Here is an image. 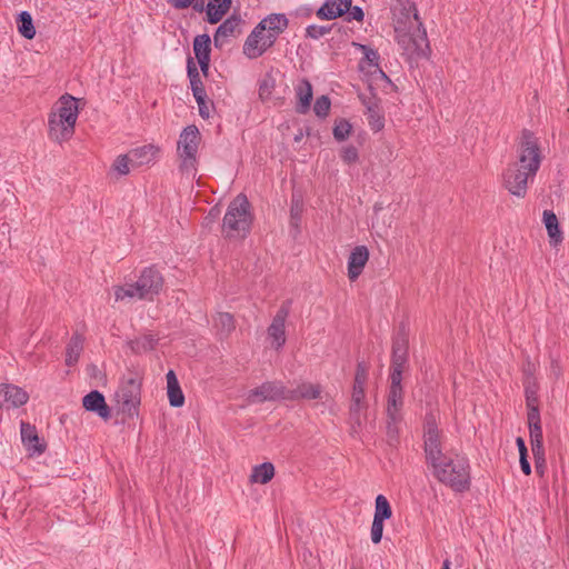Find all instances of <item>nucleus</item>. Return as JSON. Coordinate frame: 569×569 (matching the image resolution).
Masks as SVG:
<instances>
[{
	"label": "nucleus",
	"instance_id": "5fc2aeb1",
	"mask_svg": "<svg viewBox=\"0 0 569 569\" xmlns=\"http://www.w3.org/2000/svg\"><path fill=\"white\" fill-rule=\"evenodd\" d=\"M516 443H517L520 457H528V450H527L525 440L521 437H518L516 439Z\"/></svg>",
	"mask_w": 569,
	"mask_h": 569
},
{
	"label": "nucleus",
	"instance_id": "20e7f679",
	"mask_svg": "<svg viewBox=\"0 0 569 569\" xmlns=\"http://www.w3.org/2000/svg\"><path fill=\"white\" fill-rule=\"evenodd\" d=\"M252 224L250 203L244 194H238L228 206L224 213L221 232L226 239L242 240Z\"/></svg>",
	"mask_w": 569,
	"mask_h": 569
},
{
	"label": "nucleus",
	"instance_id": "c03bdc74",
	"mask_svg": "<svg viewBox=\"0 0 569 569\" xmlns=\"http://www.w3.org/2000/svg\"><path fill=\"white\" fill-rule=\"evenodd\" d=\"M330 100L327 96L319 97L313 106V111L318 117H326L330 110Z\"/></svg>",
	"mask_w": 569,
	"mask_h": 569
},
{
	"label": "nucleus",
	"instance_id": "c85d7f7f",
	"mask_svg": "<svg viewBox=\"0 0 569 569\" xmlns=\"http://www.w3.org/2000/svg\"><path fill=\"white\" fill-rule=\"evenodd\" d=\"M542 218L550 243L552 246H558L562 241L563 237L557 216L551 210H545Z\"/></svg>",
	"mask_w": 569,
	"mask_h": 569
},
{
	"label": "nucleus",
	"instance_id": "4d7b16f0",
	"mask_svg": "<svg viewBox=\"0 0 569 569\" xmlns=\"http://www.w3.org/2000/svg\"><path fill=\"white\" fill-rule=\"evenodd\" d=\"M191 4H192V7H193V9H194L196 11L201 12V11L203 10V0H199V1H197V0H192V3H191Z\"/></svg>",
	"mask_w": 569,
	"mask_h": 569
},
{
	"label": "nucleus",
	"instance_id": "cd10ccee",
	"mask_svg": "<svg viewBox=\"0 0 569 569\" xmlns=\"http://www.w3.org/2000/svg\"><path fill=\"white\" fill-rule=\"evenodd\" d=\"M166 379L167 393L170 406L176 408L182 407L184 403V396L180 388L176 373L172 370L168 371Z\"/></svg>",
	"mask_w": 569,
	"mask_h": 569
},
{
	"label": "nucleus",
	"instance_id": "a19ab883",
	"mask_svg": "<svg viewBox=\"0 0 569 569\" xmlns=\"http://www.w3.org/2000/svg\"><path fill=\"white\" fill-rule=\"evenodd\" d=\"M193 97L198 103L200 116L204 119L209 118L210 113H211V108H210L208 101L206 100V98H207L206 90L198 89L196 91V93H193Z\"/></svg>",
	"mask_w": 569,
	"mask_h": 569
},
{
	"label": "nucleus",
	"instance_id": "a18cd8bd",
	"mask_svg": "<svg viewBox=\"0 0 569 569\" xmlns=\"http://www.w3.org/2000/svg\"><path fill=\"white\" fill-rule=\"evenodd\" d=\"M340 157L343 162L351 164L358 161V149L353 146H346L340 151Z\"/></svg>",
	"mask_w": 569,
	"mask_h": 569
},
{
	"label": "nucleus",
	"instance_id": "9b49d317",
	"mask_svg": "<svg viewBox=\"0 0 569 569\" xmlns=\"http://www.w3.org/2000/svg\"><path fill=\"white\" fill-rule=\"evenodd\" d=\"M286 392L287 388L281 382H264L248 393V401L259 403L279 399L286 400Z\"/></svg>",
	"mask_w": 569,
	"mask_h": 569
},
{
	"label": "nucleus",
	"instance_id": "8fccbe9b",
	"mask_svg": "<svg viewBox=\"0 0 569 569\" xmlns=\"http://www.w3.org/2000/svg\"><path fill=\"white\" fill-rule=\"evenodd\" d=\"M348 13V20H357V21H362L363 20V11L360 7L356 6V7H352L350 6V9H348V11L346 12Z\"/></svg>",
	"mask_w": 569,
	"mask_h": 569
},
{
	"label": "nucleus",
	"instance_id": "864d4df0",
	"mask_svg": "<svg viewBox=\"0 0 569 569\" xmlns=\"http://www.w3.org/2000/svg\"><path fill=\"white\" fill-rule=\"evenodd\" d=\"M174 9H186L191 6L192 0H167Z\"/></svg>",
	"mask_w": 569,
	"mask_h": 569
},
{
	"label": "nucleus",
	"instance_id": "de8ad7c7",
	"mask_svg": "<svg viewBox=\"0 0 569 569\" xmlns=\"http://www.w3.org/2000/svg\"><path fill=\"white\" fill-rule=\"evenodd\" d=\"M383 522L385 521H382V520H378L377 518H373L372 526H371V540L373 543H379L382 539Z\"/></svg>",
	"mask_w": 569,
	"mask_h": 569
},
{
	"label": "nucleus",
	"instance_id": "f257e3e1",
	"mask_svg": "<svg viewBox=\"0 0 569 569\" xmlns=\"http://www.w3.org/2000/svg\"><path fill=\"white\" fill-rule=\"evenodd\" d=\"M439 416L427 415L423 425L425 453L433 476L456 491H463L470 483L468 459L456 452L442 451V435L438 428Z\"/></svg>",
	"mask_w": 569,
	"mask_h": 569
},
{
	"label": "nucleus",
	"instance_id": "3c124183",
	"mask_svg": "<svg viewBox=\"0 0 569 569\" xmlns=\"http://www.w3.org/2000/svg\"><path fill=\"white\" fill-rule=\"evenodd\" d=\"M529 412H528V425L529 426H533V425H541L540 423V415H539V410L538 408L536 407H532L530 403H529Z\"/></svg>",
	"mask_w": 569,
	"mask_h": 569
},
{
	"label": "nucleus",
	"instance_id": "7c9ffc66",
	"mask_svg": "<svg viewBox=\"0 0 569 569\" xmlns=\"http://www.w3.org/2000/svg\"><path fill=\"white\" fill-rule=\"evenodd\" d=\"M83 341L84 339L76 333L71 337L69 343L67 345L66 349V365L69 367H72L77 365L80 355L83 350Z\"/></svg>",
	"mask_w": 569,
	"mask_h": 569
},
{
	"label": "nucleus",
	"instance_id": "39448f33",
	"mask_svg": "<svg viewBox=\"0 0 569 569\" xmlns=\"http://www.w3.org/2000/svg\"><path fill=\"white\" fill-rule=\"evenodd\" d=\"M395 32L397 43L402 54H405L409 61H417L429 56V41L422 23L408 27L395 26Z\"/></svg>",
	"mask_w": 569,
	"mask_h": 569
},
{
	"label": "nucleus",
	"instance_id": "72a5a7b5",
	"mask_svg": "<svg viewBox=\"0 0 569 569\" xmlns=\"http://www.w3.org/2000/svg\"><path fill=\"white\" fill-rule=\"evenodd\" d=\"M132 169L134 168L132 167L129 153L119 154L111 164L110 174L113 177H122L129 174Z\"/></svg>",
	"mask_w": 569,
	"mask_h": 569
},
{
	"label": "nucleus",
	"instance_id": "6ab92c4d",
	"mask_svg": "<svg viewBox=\"0 0 569 569\" xmlns=\"http://www.w3.org/2000/svg\"><path fill=\"white\" fill-rule=\"evenodd\" d=\"M128 153L131 158L132 167L137 169L154 162L160 153V148L154 144H144L131 149Z\"/></svg>",
	"mask_w": 569,
	"mask_h": 569
},
{
	"label": "nucleus",
	"instance_id": "603ef678",
	"mask_svg": "<svg viewBox=\"0 0 569 569\" xmlns=\"http://www.w3.org/2000/svg\"><path fill=\"white\" fill-rule=\"evenodd\" d=\"M302 211V204L299 199H292V206H291V218L292 220L299 219L300 213Z\"/></svg>",
	"mask_w": 569,
	"mask_h": 569
},
{
	"label": "nucleus",
	"instance_id": "58836bf2",
	"mask_svg": "<svg viewBox=\"0 0 569 569\" xmlns=\"http://www.w3.org/2000/svg\"><path fill=\"white\" fill-rule=\"evenodd\" d=\"M276 87V81L271 76H266L259 83V97L262 101L270 100Z\"/></svg>",
	"mask_w": 569,
	"mask_h": 569
},
{
	"label": "nucleus",
	"instance_id": "b1692460",
	"mask_svg": "<svg viewBox=\"0 0 569 569\" xmlns=\"http://www.w3.org/2000/svg\"><path fill=\"white\" fill-rule=\"evenodd\" d=\"M20 433L22 443L27 451L32 455H41L44 451V446L40 443V439L34 427L27 422H21Z\"/></svg>",
	"mask_w": 569,
	"mask_h": 569
},
{
	"label": "nucleus",
	"instance_id": "6e6552de",
	"mask_svg": "<svg viewBox=\"0 0 569 569\" xmlns=\"http://www.w3.org/2000/svg\"><path fill=\"white\" fill-rule=\"evenodd\" d=\"M138 290L140 291V300L152 301L163 288V277L153 267L144 268L136 281Z\"/></svg>",
	"mask_w": 569,
	"mask_h": 569
},
{
	"label": "nucleus",
	"instance_id": "1a4fd4ad",
	"mask_svg": "<svg viewBox=\"0 0 569 569\" xmlns=\"http://www.w3.org/2000/svg\"><path fill=\"white\" fill-rule=\"evenodd\" d=\"M272 44V40L266 31L259 30V27L256 26L244 41L243 53L249 59H256L262 56Z\"/></svg>",
	"mask_w": 569,
	"mask_h": 569
},
{
	"label": "nucleus",
	"instance_id": "49530a36",
	"mask_svg": "<svg viewBox=\"0 0 569 569\" xmlns=\"http://www.w3.org/2000/svg\"><path fill=\"white\" fill-rule=\"evenodd\" d=\"M237 27V20L234 19H228L224 22H222L216 33V38L218 37H228L233 33L234 29Z\"/></svg>",
	"mask_w": 569,
	"mask_h": 569
},
{
	"label": "nucleus",
	"instance_id": "aec40b11",
	"mask_svg": "<svg viewBox=\"0 0 569 569\" xmlns=\"http://www.w3.org/2000/svg\"><path fill=\"white\" fill-rule=\"evenodd\" d=\"M362 102L366 106V116L369 122L370 128L378 132L383 129L385 127V113L383 110L379 103V101L371 97V98H362Z\"/></svg>",
	"mask_w": 569,
	"mask_h": 569
},
{
	"label": "nucleus",
	"instance_id": "09e8293b",
	"mask_svg": "<svg viewBox=\"0 0 569 569\" xmlns=\"http://www.w3.org/2000/svg\"><path fill=\"white\" fill-rule=\"evenodd\" d=\"M327 32H328L327 28L316 26V24L309 26L306 29L307 37L312 38V39H319L322 36H325Z\"/></svg>",
	"mask_w": 569,
	"mask_h": 569
},
{
	"label": "nucleus",
	"instance_id": "5701e85b",
	"mask_svg": "<svg viewBox=\"0 0 569 569\" xmlns=\"http://www.w3.org/2000/svg\"><path fill=\"white\" fill-rule=\"evenodd\" d=\"M352 0H327L317 11L320 19L332 20L341 17L350 9Z\"/></svg>",
	"mask_w": 569,
	"mask_h": 569
},
{
	"label": "nucleus",
	"instance_id": "e433bc0d",
	"mask_svg": "<svg viewBox=\"0 0 569 569\" xmlns=\"http://www.w3.org/2000/svg\"><path fill=\"white\" fill-rule=\"evenodd\" d=\"M19 32L26 39H32L36 36V29L33 27L31 14L27 11H23L19 16Z\"/></svg>",
	"mask_w": 569,
	"mask_h": 569
},
{
	"label": "nucleus",
	"instance_id": "f03ea898",
	"mask_svg": "<svg viewBox=\"0 0 569 569\" xmlns=\"http://www.w3.org/2000/svg\"><path fill=\"white\" fill-rule=\"evenodd\" d=\"M541 162V156L536 138L523 133L518 150L517 161L510 163L502 174L503 186L510 193L523 197L528 183L533 180Z\"/></svg>",
	"mask_w": 569,
	"mask_h": 569
},
{
	"label": "nucleus",
	"instance_id": "4468645a",
	"mask_svg": "<svg viewBox=\"0 0 569 569\" xmlns=\"http://www.w3.org/2000/svg\"><path fill=\"white\" fill-rule=\"evenodd\" d=\"M398 377L391 380L388 402H387V415L392 423H396L400 419V410L402 408V387L401 380H397Z\"/></svg>",
	"mask_w": 569,
	"mask_h": 569
},
{
	"label": "nucleus",
	"instance_id": "f704fd0d",
	"mask_svg": "<svg viewBox=\"0 0 569 569\" xmlns=\"http://www.w3.org/2000/svg\"><path fill=\"white\" fill-rule=\"evenodd\" d=\"M113 293L116 301H124L131 299L140 300V291L138 290L137 283H127L124 286L113 287Z\"/></svg>",
	"mask_w": 569,
	"mask_h": 569
},
{
	"label": "nucleus",
	"instance_id": "13d9d810",
	"mask_svg": "<svg viewBox=\"0 0 569 569\" xmlns=\"http://www.w3.org/2000/svg\"><path fill=\"white\" fill-rule=\"evenodd\" d=\"M373 210H375V212H378V211L382 210V204L381 203H376L373 206Z\"/></svg>",
	"mask_w": 569,
	"mask_h": 569
},
{
	"label": "nucleus",
	"instance_id": "c756f323",
	"mask_svg": "<svg viewBox=\"0 0 569 569\" xmlns=\"http://www.w3.org/2000/svg\"><path fill=\"white\" fill-rule=\"evenodd\" d=\"M231 0H209L207 4V17L209 23H218L228 12Z\"/></svg>",
	"mask_w": 569,
	"mask_h": 569
},
{
	"label": "nucleus",
	"instance_id": "052dcab7",
	"mask_svg": "<svg viewBox=\"0 0 569 569\" xmlns=\"http://www.w3.org/2000/svg\"><path fill=\"white\" fill-rule=\"evenodd\" d=\"M213 211H214V209L210 210V216H212V218H216L218 216V212L213 213Z\"/></svg>",
	"mask_w": 569,
	"mask_h": 569
},
{
	"label": "nucleus",
	"instance_id": "0eeeda50",
	"mask_svg": "<svg viewBox=\"0 0 569 569\" xmlns=\"http://www.w3.org/2000/svg\"><path fill=\"white\" fill-rule=\"evenodd\" d=\"M116 401L123 415L131 418L138 416L141 403V380L134 376L123 378L116 392Z\"/></svg>",
	"mask_w": 569,
	"mask_h": 569
},
{
	"label": "nucleus",
	"instance_id": "bb28decb",
	"mask_svg": "<svg viewBox=\"0 0 569 569\" xmlns=\"http://www.w3.org/2000/svg\"><path fill=\"white\" fill-rule=\"evenodd\" d=\"M531 451L536 459V468L539 470V463L545 462V448L542 442V428L541 425L529 426Z\"/></svg>",
	"mask_w": 569,
	"mask_h": 569
},
{
	"label": "nucleus",
	"instance_id": "ddd939ff",
	"mask_svg": "<svg viewBox=\"0 0 569 569\" xmlns=\"http://www.w3.org/2000/svg\"><path fill=\"white\" fill-rule=\"evenodd\" d=\"M29 399V395L22 388L10 385L0 383V406L1 407H20Z\"/></svg>",
	"mask_w": 569,
	"mask_h": 569
},
{
	"label": "nucleus",
	"instance_id": "423d86ee",
	"mask_svg": "<svg viewBox=\"0 0 569 569\" xmlns=\"http://www.w3.org/2000/svg\"><path fill=\"white\" fill-rule=\"evenodd\" d=\"M200 139V132L196 126H188L180 133L177 152L180 170L188 176H194Z\"/></svg>",
	"mask_w": 569,
	"mask_h": 569
},
{
	"label": "nucleus",
	"instance_id": "393cba45",
	"mask_svg": "<svg viewBox=\"0 0 569 569\" xmlns=\"http://www.w3.org/2000/svg\"><path fill=\"white\" fill-rule=\"evenodd\" d=\"M193 51L202 72H207L210 62V38L207 34L197 36L193 41Z\"/></svg>",
	"mask_w": 569,
	"mask_h": 569
},
{
	"label": "nucleus",
	"instance_id": "2f4dec72",
	"mask_svg": "<svg viewBox=\"0 0 569 569\" xmlns=\"http://www.w3.org/2000/svg\"><path fill=\"white\" fill-rule=\"evenodd\" d=\"M274 477V467L271 462H263L252 468L250 481L252 483L266 485Z\"/></svg>",
	"mask_w": 569,
	"mask_h": 569
},
{
	"label": "nucleus",
	"instance_id": "4c0bfd02",
	"mask_svg": "<svg viewBox=\"0 0 569 569\" xmlns=\"http://www.w3.org/2000/svg\"><path fill=\"white\" fill-rule=\"evenodd\" d=\"M154 346L156 339L150 335L142 336L130 341L131 350L137 353L150 351L154 348Z\"/></svg>",
	"mask_w": 569,
	"mask_h": 569
},
{
	"label": "nucleus",
	"instance_id": "37998d69",
	"mask_svg": "<svg viewBox=\"0 0 569 569\" xmlns=\"http://www.w3.org/2000/svg\"><path fill=\"white\" fill-rule=\"evenodd\" d=\"M351 124L346 120H339L333 128V136L338 141H342L350 134Z\"/></svg>",
	"mask_w": 569,
	"mask_h": 569
},
{
	"label": "nucleus",
	"instance_id": "412c9836",
	"mask_svg": "<svg viewBox=\"0 0 569 569\" xmlns=\"http://www.w3.org/2000/svg\"><path fill=\"white\" fill-rule=\"evenodd\" d=\"M82 406L86 410L96 412L100 418L104 420L110 418V409L106 403L104 397L97 390L90 391L83 397Z\"/></svg>",
	"mask_w": 569,
	"mask_h": 569
},
{
	"label": "nucleus",
	"instance_id": "a878e982",
	"mask_svg": "<svg viewBox=\"0 0 569 569\" xmlns=\"http://www.w3.org/2000/svg\"><path fill=\"white\" fill-rule=\"evenodd\" d=\"M295 92L297 98V111L306 113L311 104L312 100V86L307 79H301L295 86Z\"/></svg>",
	"mask_w": 569,
	"mask_h": 569
},
{
	"label": "nucleus",
	"instance_id": "473e14b6",
	"mask_svg": "<svg viewBox=\"0 0 569 569\" xmlns=\"http://www.w3.org/2000/svg\"><path fill=\"white\" fill-rule=\"evenodd\" d=\"M213 327L220 336H229L236 327L233 316L229 312H218L213 319Z\"/></svg>",
	"mask_w": 569,
	"mask_h": 569
},
{
	"label": "nucleus",
	"instance_id": "ea45409f",
	"mask_svg": "<svg viewBox=\"0 0 569 569\" xmlns=\"http://www.w3.org/2000/svg\"><path fill=\"white\" fill-rule=\"evenodd\" d=\"M359 48L363 52L365 60L368 62V64L377 68L381 78L388 80L387 76L382 72V70H380L378 68V60H379L378 52L367 46H363V44H359Z\"/></svg>",
	"mask_w": 569,
	"mask_h": 569
},
{
	"label": "nucleus",
	"instance_id": "c9c22d12",
	"mask_svg": "<svg viewBox=\"0 0 569 569\" xmlns=\"http://www.w3.org/2000/svg\"><path fill=\"white\" fill-rule=\"evenodd\" d=\"M391 516L392 510L388 499L383 495H378L376 497L373 518L385 521L390 519Z\"/></svg>",
	"mask_w": 569,
	"mask_h": 569
},
{
	"label": "nucleus",
	"instance_id": "2eb2a0df",
	"mask_svg": "<svg viewBox=\"0 0 569 569\" xmlns=\"http://www.w3.org/2000/svg\"><path fill=\"white\" fill-rule=\"evenodd\" d=\"M288 18L283 13H271L263 18L257 26L276 42L277 38L288 28Z\"/></svg>",
	"mask_w": 569,
	"mask_h": 569
},
{
	"label": "nucleus",
	"instance_id": "9d476101",
	"mask_svg": "<svg viewBox=\"0 0 569 569\" xmlns=\"http://www.w3.org/2000/svg\"><path fill=\"white\" fill-rule=\"evenodd\" d=\"M391 11L396 26L421 23L413 0H392Z\"/></svg>",
	"mask_w": 569,
	"mask_h": 569
},
{
	"label": "nucleus",
	"instance_id": "6e6d98bb",
	"mask_svg": "<svg viewBox=\"0 0 569 569\" xmlns=\"http://www.w3.org/2000/svg\"><path fill=\"white\" fill-rule=\"evenodd\" d=\"M520 468L525 475L528 476L531 473V467L527 457H520Z\"/></svg>",
	"mask_w": 569,
	"mask_h": 569
},
{
	"label": "nucleus",
	"instance_id": "f8f14e48",
	"mask_svg": "<svg viewBox=\"0 0 569 569\" xmlns=\"http://www.w3.org/2000/svg\"><path fill=\"white\" fill-rule=\"evenodd\" d=\"M288 313V309L286 307H281L274 315L267 331L271 347L277 350L282 348L286 343V321Z\"/></svg>",
	"mask_w": 569,
	"mask_h": 569
},
{
	"label": "nucleus",
	"instance_id": "4be33fe9",
	"mask_svg": "<svg viewBox=\"0 0 569 569\" xmlns=\"http://www.w3.org/2000/svg\"><path fill=\"white\" fill-rule=\"evenodd\" d=\"M407 341L405 339H397L392 347V366L390 380L398 377L401 380V373L407 362Z\"/></svg>",
	"mask_w": 569,
	"mask_h": 569
},
{
	"label": "nucleus",
	"instance_id": "a211bd4d",
	"mask_svg": "<svg viewBox=\"0 0 569 569\" xmlns=\"http://www.w3.org/2000/svg\"><path fill=\"white\" fill-rule=\"evenodd\" d=\"M286 393V400H315L321 398L322 387L319 383L303 381L293 389L287 388Z\"/></svg>",
	"mask_w": 569,
	"mask_h": 569
},
{
	"label": "nucleus",
	"instance_id": "7ed1b4c3",
	"mask_svg": "<svg viewBox=\"0 0 569 569\" xmlns=\"http://www.w3.org/2000/svg\"><path fill=\"white\" fill-rule=\"evenodd\" d=\"M78 114V100L69 94L62 96L49 114L50 139L60 143L68 141L74 132Z\"/></svg>",
	"mask_w": 569,
	"mask_h": 569
},
{
	"label": "nucleus",
	"instance_id": "dca6fc26",
	"mask_svg": "<svg viewBox=\"0 0 569 569\" xmlns=\"http://www.w3.org/2000/svg\"><path fill=\"white\" fill-rule=\"evenodd\" d=\"M367 378L368 367L363 362L358 363L352 387L351 411H358L363 403Z\"/></svg>",
	"mask_w": 569,
	"mask_h": 569
},
{
	"label": "nucleus",
	"instance_id": "bf43d9fd",
	"mask_svg": "<svg viewBox=\"0 0 569 569\" xmlns=\"http://www.w3.org/2000/svg\"><path fill=\"white\" fill-rule=\"evenodd\" d=\"M442 569H451V568H450V562H449V560H445V561H443Z\"/></svg>",
	"mask_w": 569,
	"mask_h": 569
},
{
	"label": "nucleus",
	"instance_id": "79ce46f5",
	"mask_svg": "<svg viewBox=\"0 0 569 569\" xmlns=\"http://www.w3.org/2000/svg\"><path fill=\"white\" fill-rule=\"evenodd\" d=\"M188 76L190 78L192 93H196V91L198 89L204 90L202 82L200 80L199 73L197 71V68L193 66V62L191 60L188 61Z\"/></svg>",
	"mask_w": 569,
	"mask_h": 569
},
{
	"label": "nucleus",
	"instance_id": "f3484780",
	"mask_svg": "<svg viewBox=\"0 0 569 569\" xmlns=\"http://www.w3.org/2000/svg\"><path fill=\"white\" fill-rule=\"evenodd\" d=\"M369 260V250L366 246H357L348 258V278L358 279Z\"/></svg>",
	"mask_w": 569,
	"mask_h": 569
}]
</instances>
